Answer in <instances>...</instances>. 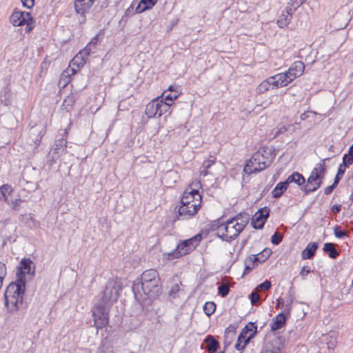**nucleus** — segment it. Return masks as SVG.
Masks as SVG:
<instances>
[{
    "instance_id": "obj_20",
    "label": "nucleus",
    "mask_w": 353,
    "mask_h": 353,
    "mask_svg": "<svg viewBox=\"0 0 353 353\" xmlns=\"http://www.w3.org/2000/svg\"><path fill=\"white\" fill-rule=\"evenodd\" d=\"M77 97L78 96L76 93L71 92L63 99V103L61 106V109L66 112L71 111Z\"/></svg>"
},
{
    "instance_id": "obj_23",
    "label": "nucleus",
    "mask_w": 353,
    "mask_h": 353,
    "mask_svg": "<svg viewBox=\"0 0 353 353\" xmlns=\"http://www.w3.org/2000/svg\"><path fill=\"white\" fill-rule=\"evenodd\" d=\"M157 3V0H141L137 5L135 12L141 13L151 9Z\"/></svg>"
},
{
    "instance_id": "obj_30",
    "label": "nucleus",
    "mask_w": 353,
    "mask_h": 353,
    "mask_svg": "<svg viewBox=\"0 0 353 353\" xmlns=\"http://www.w3.org/2000/svg\"><path fill=\"white\" fill-rule=\"evenodd\" d=\"M85 64V60L81 58V55L78 53L70 61L69 68H74L77 72Z\"/></svg>"
},
{
    "instance_id": "obj_41",
    "label": "nucleus",
    "mask_w": 353,
    "mask_h": 353,
    "mask_svg": "<svg viewBox=\"0 0 353 353\" xmlns=\"http://www.w3.org/2000/svg\"><path fill=\"white\" fill-rule=\"evenodd\" d=\"M248 264L253 263V265L256 267L259 263H261V261L257 254H252L248 256L247 259Z\"/></svg>"
},
{
    "instance_id": "obj_49",
    "label": "nucleus",
    "mask_w": 353,
    "mask_h": 353,
    "mask_svg": "<svg viewBox=\"0 0 353 353\" xmlns=\"http://www.w3.org/2000/svg\"><path fill=\"white\" fill-rule=\"evenodd\" d=\"M99 41V35L97 34L95 37H94L90 43L86 46H90V50L92 51L96 48V45Z\"/></svg>"
},
{
    "instance_id": "obj_32",
    "label": "nucleus",
    "mask_w": 353,
    "mask_h": 353,
    "mask_svg": "<svg viewBox=\"0 0 353 353\" xmlns=\"http://www.w3.org/2000/svg\"><path fill=\"white\" fill-rule=\"evenodd\" d=\"M323 251L329 253V256L332 259H336L339 255L338 251L334 248L332 243H326L323 246Z\"/></svg>"
},
{
    "instance_id": "obj_37",
    "label": "nucleus",
    "mask_w": 353,
    "mask_h": 353,
    "mask_svg": "<svg viewBox=\"0 0 353 353\" xmlns=\"http://www.w3.org/2000/svg\"><path fill=\"white\" fill-rule=\"evenodd\" d=\"M347 167L343 163H341L338 168L337 173L335 176L336 183H339L340 180L343 178L344 173L345 172Z\"/></svg>"
},
{
    "instance_id": "obj_55",
    "label": "nucleus",
    "mask_w": 353,
    "mask_h": 353,
    "mask_svg": "<svg viewBox=\"0 0 353 353\" xmlns=\"http://www.w3.org/2000/svg\"><path fill=\"white\" fill-rule=\"evenodd\" d=\"M307 0H290V4L293 5L295 8L300 7Z\"/></svg>"
},
{
    "instance_id": "obj_63",
    "label": "nucleus",
    "mask_w": 353,
    "mask_h": 353,
    "mask_svg": "<svg viewBox=\"0 0 353 353\" xmlns=\"http://www.w3.org/2000/svg\"><path fill=\"white\" fill-rule=\"evenodd\" d=\"M231 334L232 336H234L235 334V332L234 331H228V328L227 329L226 332H225V334H227L228 336Z\"/></svg>"
},
{
    "instance_id": "obj_5",
    "label": "nucleus",
    "mask_w": 353,
    "mask_h": 353,
    "mask_svg": "<svg viewBox=\"0 0 353 353\" xmlns=\"http://www.w3.org/2000/svg\"><path fill=\"white\" fill-rule=\"evenodd\" d=\"M25 292L23 281L10 283L5 292V305L10 312H17L23 304V296Z\"/></svg>"
},
{
    "instance_id": "obj_28",
    "label": "nucleus",
    "mask_w": 353,
    "mask_h": 353,
    "mask_svg": "<svg viewBox=\"0 0 353 353\" xmlns=\"http://www.w3.org/2000/svg\"><path fill=\"white\" fill-rule=\"evenodd\" d=\"M216 159L214 156L210 155L208 159L204 161L201 167L200 168V174L206 176L209 173L208 170L212 165L215 163Z\"/></svg>"
},
{
    "instance_id": "obj_9",
    "label": "nucleus",
    "mask_w": 353,
    "mask_h": 353,
    "mask_svg": "<svg viewBox=\"0 0 353 353\" xmlns=\"http://www.w3.org/2000/svg\"><path fill=\"white\" fill-rule=\"evenodd\" d=\"M109 307L101 303L93 307L92 310V317L94 326L97 330L102 329L108 325L109 323Z\"/></svg>"
},
{
    "instance_id": "obj_38",
    "label": "nucleus",
    "mask_w": 353,
    "mask_h": 353,
    "mask_svg": "<svg viewBox=\"0 0 353 353\" xmlns=\"http://www.w3.org/2000/svg\"><path fill=\"white\" fill-rule=\"evenodd\" d=\"M272 251L269 248L264 249L262 252L259 253L257 256L260 259L261 263L265 262L271 255Z\"/></svg>"
},
{
    "instance_id": "obj_3",
    "label": "nucleus",
    "mask_w": 353,
    "mask_h": 353,
    "mask_svg": "<svg viewBox=\"0 0 353 353\" xmlns=\"http://www.w3.org/2000/svg\"><path fill=\"white\" fill-rule=\"evenodd\" d=\"M274 158L272 149L268 147H262L254 153L244 167V172L247 174L256 173L265 170Z\"/></svg>"
},
{
    "instance_id": "obj_1",
    "label": "nucleus",
    "mask_w": 353,
    "mask_h": 353,
    "mask_svg": "<svg viewBox=\"0 0 353 353\" xmlns=\"http://www.w3.org/2000/svg\"><path fill=\"white\" fill-rule=\"evenodd\" d=\"M200 181H192L185 190L181 199V205L178 212L181 219H188L194 216L202 205V196L199 192L201 188Z\"/></svg>"
},
{
    "instance_id": "obj_43",
    "label": "nucleus",
    "mask_w": 353,
    "mask_h": 353,
    "mask_svg": "<svg viewBox=\"0 0 353 353\" xmlns=\"http://www.w3.org/2000/svg\"><path fill=\"white\" fill-rule=\"evenodd\" d=\"M6 275V265L0 262V289L2 287L3 280Z\"/></svg>"
},
{
    "instance_id": "obj_56",
    "label": "nucleus",
    "mask_w": 353,
    "mask_h": 353,
    "mask_svg": "<svg viewBox=\"0 0 353 353\" xmlns=\"http://www.w3.org/2000/svg\"><path fill=\"white\" fill-rule=\"evenodd\" d=\"M21 1L22 4L28 8H32L34 5V0H21Z\"/></svg>"
},
{
    "instance_id": "obj_51",
    "label": "nucleus",
    "mask_w": 353,
    "mask_h": 353,
    "mask_svg": "<svg viewBox=\"0 0 353 353\" xmlns=\"http://www.w3.org/2000/svg\"><path fill=\"white\" fill-rule=\"evenodd\" d=\"M28 217H27V221H26V223H28V221H30L32 224V226L37 228V227H39V222L37 221L34 217L32 215V214H29L28 215Z\"/></svg>"
},
{
    "instance_id": "obj_59",
    "label": "nucleus",
    "mask_w": 353,
    "mask_h": 353,
    "mask_svg": "<svg viewBox=\"0 0 353 353\" xmlns=\"http://www.w3.org/2000/svg\"><path fill=\"white\" fill-rule=\"evenodd\" d=\"M179 289H180V288H179V285L176 284L172 286V289L170 291V294H175V293L178 292L179 291Z\"/></svg>"
},
{
    "instance_id": "obj_6",
    "label": "nucleus",
    "mask_w": 353,
    "mask_h": 353,
    "mask_svg": "<svg viewBox=\"0 0 353 353\" xmlns=\"http://www.w3.org/2000/svg\"><path fill=\"white\" fill-rule=\"evenodd\" d=\"M326 173V168L324 163H320L316 165L312 170L310 176L307 180V183L303 185L301 188L305 194H309L318 190L321 184Z\"/></svg>"
},
{
    "instance_id": "obj_7",
    "label": "nucleus",
    "mask_w": 353,
    "mask_h": 353,
    "mask_svg": "<svg viewBox=\"0 0 353 353\" xmlns=\"http://www.w3.org/2000/svg\"><path fill=\"white\" fill-rule=\"evenodd\" d=\"M201 239L202 235L198 234L189 239L183 241L177 245L173 252L168 254V259L172 260L186 255L196 248Z\"/></svg>"
},
{
    "instance_id": "obj_18",
    "label": "nucleus",
    "mask_w": 353,
    "mask_h": 353,
    "mask_svg": "<svg viewBox=\"0 0 353 353\" xmlns=\"http://www.w3.org/2000/svg\"><path fill=\"white\" fill-rule=\"evenodd\" d=\"M305 65L302 61H295L287 71L290 77L293 76V80L303 74Z\"/></svg>"
},
{
    "instance_id": "obj_54",
    "label": "nucleus",
    "mask_w": 353,
    "mask_h": 353,
    "mask_svg": "<svg viewBox=\"0 0 353 353\" xmlns=\"http://www.w3.org/2000/svg\"><path fill=\"white\" fill-rule=\"evenodd\" d=\"M261 353H281V350L279 347L267 348Z\"/></svg>"
},
{
    "instance_id": "obj_25",
    "label": "nucleus",
    "mask_w": 353,
    "mask_h": 353,
    "mask_svg": "<svg viewBox=\"0 0 353 353\" xmlns=\"http://www.w3.org/2000/svg\"><path fill=\"white\" fill-rule=\"evenodd\" d=\"M77 73V69L74 68H68L61 74L59 83L63 84V86L67 85L70 81V76Z\"/></svg>"
},
{
    "instance_id": "obj_57",
    "label": "nucleus",
    "mask_w": 353,
    "mask_h": 353,
    "mask_svg": "<svg viewBox=\"0 0 353 353\" xmlns=\"http://www.w3.org/2000/svg\"><path fill=\"white\" fill-rule=\"evenodd\" d=\"M341 210V205H339V204H336V205H334L332 207V212L333 214H337L339 213Z\"/></svg>"
},
{
    "instance_id": "obj_44",
    "label": "nucleus",
    "mask_w": 353,
    "mask_h": 353,
    "mask_svg": "<svg viewBox=\"0 0 353 353\" xmlns=\"http://www.w3.org/2000/svg\"><path fill=\"white\" fill-rule=\"evenodd\" d=\"M91 52L92 50H90V46H85L78 54L81 55V58H83V59H84L85 62L86 63V61Z\"/></svg>"
},
{
    "instance_id": "obj_24",
    "label": "nucleus",
    "mask_w": 353,
    "mask_h": 353,
    "mask_svg": "<svg viewBox=\"0 0 353 353\" xmlns=\"http://www.w3.org/2000/svg\"><path fill=\"white\" fill-rule=\"evenodd\" d=\"M318 248V244L315 242H311L307 244V247L302 251L301 256L303 259H312Z\"/></svg>"
},
{
    "instance_id": "obj_48",
    "label": "nucleus",
    "mask_w": 353,
    "mask_h": 353,
    "mask_svg": "<svg viewBox=\"0 0 353 353\" xmlns=\"http://www.w3.org/2000/svg\"><path fill=\"white\" fill-rule=\"evenodd\" d=\"M342 163H343L347 167L352 165L353 163V156H351L350 154H345L343 158Z\"/></svg>"
},
{
    "instance_id": "obj_33",
    "label": "nucleus",
    "mask_w": 353,
    "mask_h": 353,
    "mask_svg": "<svg viewBox=\"0 0 353 353\" xmlns=\"http://www.w3.org/2000/svg\"><path fill=\"white\" fill-rule=\"evenodd\" d=\"M66 147H67V141L66 139L62 138L57 140L55 143L54 150L57 153H66Z\"/></svg>"
},
{
    "instance_id": "obj_29",
    "label": "nucleus",
    "mask_w": 353,
    "mask_h": 353,
    "mask_svg": "<svg viewBox=\"0 0 353 353\" xmlns=\"http://www.w3.org/2000/svg\"><path fill=\"white\" fill-rule=\"evenodd\" d=\"M288 185L285 181L279 182L272 191V196L276 199L281 197L284 192L288 189Z\"/></svg>"
},
{
    "instance_id": "obj_52",
    "label": "nucleus",
    "mask_w": 353,
    "mask_h": 353,
    "mask_svg": "<svg viewBox=\"0 0 353 353\" xmlns=\"http://www.w3.org/2000/svg\"><path fill=\"white\" fill-rule=\"evenodd\" d=\"M254 268H255V266L253 265V263H251L249 265L248 263V260L247 259L245 260L244 274H248V273L250 272Z\"/></svg>"
},
{
    "instance_id": "obj_50",
    "label": "nucleus",
    "mask_w": 353,
    "mask_h": 353,
    "mask_svg": "<svg viewBox=\"0 0 353 353\" xmlns=\"http://www.w3.org/2000/svg\"><path fill=\"white\" fill-rule=\"evenodd\" d=\"M338 184L339 183H336V180L334 179L332 185L327 186V188H325V190H324L325 194H326V195L330 194L332 192V191L334 190V189L337 186Z\"/></svg>"
},
{
    "instance_id": "obj_19",
    "label": "nucleus",
    "mask_w": 353,
    "mask_h": 353,
    "mask_svg": "<svg viewBox=\"0 0 353 353\" xmlns=\"http://www.w3.org/2000/svg\"><path fill=\"white\" fill-rule=\"evenodd\" d=\"M180 93L178 90H175L174 93H168V90L163 91L160 99H163V104L168 105V110H169L170 106L173 104L174 101L179 97Z\"/></svg>"
},
{
    "instance_id": "obj_26",
    "label": "nucleus",
    "mask_w": 353,
    "mask_h": 353,
    "mask_svg": "<svg viewBox=\"0 0 353 353\" xmlns=\"http://www.w3.org/2000/svg\"><path fill=\"white\" fill-rule=\"evenodd\" d=\"M275 88L273 87V81L271 77H268L265 80L263 81L256 88V91L257 94H263L271 89Z\"/></svg>"
},
{
    "instance_id": "obj_35",
    "label": "nucleus",
    "mask_w": 353,
    "mask_h": 353,
    "mask_svg": "<svg viewBox=\"0 0 353 353\" xmlns=\"http://www.w3.org/2000/svg\"><path fill=\"white\" fill-rule=\"evenodd\" d=\"M23 202V200L19 198V199H15L12 201L8 200V202H6V203H8V205L10 207V208L12 210L19 211L21 208V203Z\"/></svg>"
},
{
    "instance_id": "obj_62",
    "label": "nucleus",
    "mask_w": 353,
    "mask_h": 353,
    "mask_svg": "<svg viewBox=\"0 0 353 353\" xmlns=\"http://www.w3.org/2000/svg\"><path fill=\"white\" fill-rule=\"evenodd\" d=\"M348 154L353 156V144L350 146V148L349 149Z\"/></svg>"
},
{
    "instance_id": "obj_60",
    "label": "nucleus",
    "mask_w": 353,
    "mask_h": 353,
    "mask_svg": "<svg viewBox=\"0 0 353 353\" xmlns=\"http://www.w3.org/2000/svg\"><path fill=\"white\" fill-rule=\"evenodd\" d=\"M348 188L350 190L351 196H353V173H352V183L348 184Z\"/></svg>"
},
{
    "instance_id": "obj_53",
    "label": "nucleus",
    "mask_w": 353,
    "mask_h": 353,
    "mask_svg": "<svg viewBox=\"0 0 353 353\" xmlns=\"http://www.w3.org/2000/svg\"><path fill=\"white\" fill-rule=\"evenodd\" d=\"M310 272V267H308V266H304V267L302 268V270H301V272H300V275L301 276V277H302L303 279H305V278L307 276V275Z\"/></svg>"
},
{
    "instance_id": "obj_58",
    "label": "nucleus",
    "mask_w": 353,
    "mask_h": 353,
    "mask_svg": "<svg viewBox=\"0 0 353 353\" xmlns=\"http://www.w3.org/2000/svg\"><path fill=\"white\" fill-rule=\"evenodd\" d=\"M42 137H43V134L41 133V132H40L37 138L34 141L35 147H37L38 145H39L41 139H42Z\"/></svg>"
},
{
    "instance_id": "obj_10",
    "label": "nucleus",
    "mask_w": 353,
    "mask_h": 353,
    "mask_svg": "<svg viewBox=\"0 0 353 353\" xmlns=\"http://www.w3.org/2000/svg\"><path fill=\"white\" fill-rule=\"evenodd\" d=\"M11 23L14 26H22L26 25L25 32H30L35 27V20L32 17L30 12L16 11L11 16Z\"/></svg>"
},
{
    "instance_id": "obj_31",
    "label": "nucleus",
    "mask_w": 353,
    "mask_h": 353,
    "mask_svg": "<svg viewBox=\"0 0 353 353\" xmlns=\"http://www.w3.org/2000/svg\"><path fill=\"white\" fill-rule=\"evenodd\" d=\"M292 18V17L290 14L282 12L277 19V24L279 27L281 28L287 27L290 23Z\"/></svg>"
},
{
    "instance_id": "obj_15",
    "label": "nucleus",
    "mask_w": 353,
    "mask_h": 353,
    "mask_svg": "<svg viewBox=\"0 0 353 353\" xmlns=\"http://www.w3.org/2000/svg\"><path fill=\"white\" fill-rule=\"evenodd\" d=\"M273 81V87L278 88L288 85L293 81V76L290 77L288 72L279 73L270 77Z\"/></svg>"
},
{
    "instance_id": "obj_13",
    "label": "nucleus",
    "mask_w": 353,
    "mask_h": 353,
    "mask_svg": "<svg viewBox=\"0 0 353 353\" xmlns=\"http://www.w3.org/2000/svg\"><path fill=\"white\" fill-rule=\"evenodd\" d=\"M32 263L30 259H23L21 261L18 268L19 272L17 273V281L21 279L24 285H26L27 278H31L34 274V267L32 268Z\"/></svg>"
},
{
    "instance_id": "obj_42",
    "label": "nucleus",
    "mask_w": 353,
    "mask_h": 353,
    "mask_svg": "<svg viewBox=\"0 0 353 353\" xmlns=\"http://www.w3.org/2000/svg\"><path fill=\"white\" fill-rule=\"evenodd\" d=\"M334 235L336 236V237L340 238V239H342L347 235V232L344 230H342L341 229V227L338 226V225L334 227Z\"/></svg>"
},
{
    "instance_id": "obj_11",
    "label": "nucleus",
    "mask_w": 353,
    "mask_h": 353,
    "mask_svg": "<svg viewBox=\"0 0 353 353\" xmlns=\"http://www.w3.org/2000/svg\"><path fill=\"white\" fill-rule=\"evenodd\" d=\"M256 329L257 327L254 323H248L239 335L235 348L237 350H243L250 339L256 335Z\"/></svg>"
},
{
    "instance_id": "obj_4",
    "label": "nucleus",
    "mask_w": 353,
    "mask_h": 353,
    "mask_svg": "<svg viewBox=\"0 0 353 353\" xmlns=\"http://www.w3.org/2000/svg\"><path fill=\"white\" fill-rule=\"evenodd\" d=\"M141 289L144 295L153 299L162 293V283L157 270L150 269L144 271L141 276Z\"/></svg>"
},
{
    "instance_id": "obj_39",
    "label": "nucleus",
    "mask_w": 353,
    "mask_h": 353,
    "mask_svg": "<svg viewBox=\"0 0 353 353\" xmlns=\"http://www.w3.org/2000/svg\"><path fill=\"white\" fill-rule=\"evenodd\" d=\"M219 294L225 297L229 294V285L226 283H222L220 286H219Z\"/></svg>"
},
{
    "instance_id": "obj_12",
    "label": "nucleus",
    "mask_w": 353,
    "mask_h": 353,
    "mask_svg": "<svg viewBox=\"0 0 353 353\" xmlns=\"http://www.w3.org/2000/svg\"><path fill=\"white\" fill-rule=\"evenodd\" d=\"M168 111V105L163 104V99L158 97L146 105L145 113L148 118H154L157 115L161 117Z\"/></svg>"
},
{
    "instance_id": "obj_27",
    "label": "nucleus",
    "mask_w": 353,
    "mask_h": 353,
    "mask_svg": "<svg viewBox=\"0 0 353 353\" xmlns=\"http://www.w3.org/2000/svg\"><path fill=\"white\" fill-rule=\"evenodd\" d=\"M285 181L288 185L291 183H294L298 185H303L305 183V179L301 174L294 172L287 178Z\"/></svg>"
},
{
    "instance_id": "obj_64",
    "label": "nucleus",
    "mask_w": 353,
    "mask_h": 353,
    "mask_svg": "<svg viewBox=\"0 0 353 353\" xmlns=\"http://www.w3.org/2000/svg\"><path fill=\"white\" fill-rule=\"evenodd\" d=\"M287 130V128L285 126H283L282 128H281L279 129V132H284V131H286Z\"/></svg>"
},
{
    "instance_id": "obj_16",
    "label": "nucleus",
    "mask_w": 353,
    "mask_h": 353,
    "mask_svg": "<svg viewBox=\"0 0 353 353\" xmlns=\"http://www.w3.org/2000/svg\"><path fill=\"white\" fill-rule=\"evenodd\" d=\"M294 300V294L289 292L286 301H285L282 298H279L276 300V308L283 309V312H284L286 315H290Z\"/></svg>"
},
{
    "instance_id": "obj_2",
    "label": "nucleus",
    "mask_w": 353,
    "mask_h": 353,
    "mask_svg": "<svg viewBox=\"0 0 353 353\" xmlns=\"http://www.w3.org/2000/svg\"><path fill=\"white\" fill-rule=\"evenodd\" d=\"M249 220V214L240 213L220 224L216 228L217 236L225 241L231 242L244 230Z\"/></svg>"
},
{
    "instance_id": "obj_47",
    "label": "nucleus",
    "mask_w": 353,
    "mask_h": 353,
    "mask_svg": "<svg viewBox=\"0 0 353 353\" xmlns=\"http://www.w3.org/2000/svg\"><path fill=\"white\" fill-rule=\"evenodd\" d=\"M297 8H295L293 5L290 4V1L283 12H284V14H290L292 17L294 12Z\"/></svg>"
},
{
    "instance_id": "obj_8",
    "label": "nucleus",
    "mask_w": 353,
    "mask_h": 353,
    "mask_svg": "<svg viewBox=\"0 0 353 353\" xmlns=\"http://www.w3.org/2000/svg\"><path fill=\"white\" fill-rule=\"evenodd\" d=\"M121 290V283L117 279L109 281L103 292L101 303L110 307L117 301Z\"/></svg>"
},
{
    "instance_id": "obj_22",
    "label": "nucleus",
    "mask_w": 353,
    "mask_h": 353,
    "mask_svg": "<svg viewBox=\"0 0 353 353\" xmlns=\"http://www.w3.org/2000/svg\"><path fill=\"white\" fill-rule=\"evenodd\" d=\"M204 342L206 344V349L209 353H216L220 344L214 336L208 335L204 340Z\"/></svg>"
},
{
    "instance_id": "obj_34",
    "label": "nucleus",
    "mask_w": 353,
    "mask_h": 353,
    "mask_svg": "<svg viewBox=\"0 0 353 353\" xmlns=\"http://www.w3.org/2000/svg\"><path fill=\"white\" fill-rule=\"evenodd\" d=\"M0 192L3 201L6 203L8 201V198L6 194L7 193L8 194H11L13 192V188L9 184H3L0 187Z\"/></svg>"
},
{
    "instance_id": "obj_45",
    "label": "nucleus",
    "mask_w": 353,
    "mask_h": 353,
    "mask_svg": "<svg viewBox=\"0 0 353 353\" xmlns=\"http://www.w3.org/2000/svg\"><path fill=\"white\" fill-rule=\"evenodd\" d=\"M283 239V236L278 232H276L271 237V241L274 245L279 244Z\"/></svg>"
},
{
    "instance_id": "obj_46",
    "label": "nucleus",
    "mask_w": 353,
    "mask_h": 353,
    "mask_svg": "<svg viewBox=\"0 0 353 353\" xmlns=\"http://www.w3.org/2000/svg\"><path fill=\"white\" fill-rule=\"evenodd\" d=\"M250 301L252 305H256L260 300V296L256 292H252L250 295Z\"/></svg>"
},
{
    "instance_id": "obj_21",
    "label": "nucleus",
    "mask_w": 353,
    "mask_h": 353,
    "mask_svg": "<svg viewBox=\"0 0 353 353\" xmlns=\"http://www.w3.org/2000/svg\"><path fill=\"white\" fill-rule=\"evenodd\" d=\"M286 314L284 312H281L276 315L272 320L271 329L273 331L278 330L282 328L286 323Z\"/></svg>"
},
{
    "instance_id": "obj_17",
    "label": "nucleus",
    "mask_w": 353,
    "mask_h": 353,
    "mask_svg": "<svg viewBox=\"0 0 353 353\" xmlns=\"http://www.w3.org/2000/svg\"><path fill=\"white\" fill-rule=\"evenodd\" d=\"M96 0H74V8L78 14H83L93 6Z\"/></svg>"
},
{
    "instance_id": "obj_14",
    "label": "nucleus",
    "mask_w": 353,
    "mask_h": 353,
    "mask_svg": "<svg viewBox=\"0 0 353 353\" xmlns=\"http://www.w3.org/2000/svg\"><path fill=\"white\" fill-rule=\"evenodd\" d=\"M270 209L268 208H263L259 209L252 216V225L256 229L263 228L266 220L270 215Z\"/></svg>"
},
{
    "instance_id": "obj_40",
    "label": "nucleus",
    "mask_w": 353,
    "mask_h": 353,
    "mask_svg": "<svg viewBox=\"0 0 353 353\" xmlns=\"http://www.w3.org/2000/svg\"><path fill=\"white\" fill-rule=\"evenodd\" d=\"M272 286L271 282L268 280H265L263 283L258 285L256 288V291H265L268 290Z\"/></svg>"
},
{
    "instance_id": "obj_36",
    "label": "nucleus",
    "mask_w": 353,
    "mask_h": 353,
    "mask_svg": "<svg viewBox=\"0 0 353 353\" xmlns=\"http://www.w3.org/2000/svg\"><path fill=\"white\" fill-rule=\"evenodd\" d=\"M204 312L208 315H212L216 310V305L213 302H207L203 305Z\"/></svg>"
},
{
    "instance_id": "obj_61",
    "label": "nucleus",
    "mask_w": 353,
    "mask_h": 353,
    "mask_svg": "<svg viewBox=\"0 0 353 353\" xmlns=\"http://www.w3.org/2000/svg\"><path fill=\"white\" fill-rule=\"evenodd\" d=\"M167 90H168V92H170L174 93V91L177 90L175 89L173 85H170Z\"/></svg>"
}]
</instances>
